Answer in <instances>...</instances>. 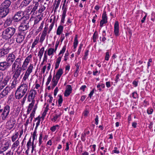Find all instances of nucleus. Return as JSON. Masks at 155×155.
Instances as JSON below:
<instances>
[{"instance_id":"nucleus-1","label":"nucleus","mask_w":155,"mask_h":155,"mask_svg":"<svg viewBox=\"0 0 155 155\" xmlns=\"http://www.w3.org/2000/svg\"><path fill=\"white\" fill-rule=\"evenodd\" d=\"M33 67V64H30L25 72L21 84L16 90L15 95L16 99H20L24 96L27 94L28 91V83H27L26 81L28 78L30 74L32 72Z\"/></svg>"},{"instance_id":"nucleus-2","label":"nucleus","mask_w":155,"mask_h":155,"mask_svg":"<svg viewBox=\"0 0 155 155\" xmlns=\"http://www.w3.org/2000/svg\"><path fill=\"white\" fill-rule=\"evenodd\" d=\"M16 32V29L12 27H8L4 30L2 32V38L7 40L12 37Z\"/></svg>"},{"instance_id":"nucleus-3","label":"nucleus","mask_w":155,"mask_h":155,"mask_svg":"<svg viewBox=\"0 0 155 155\" xmlns=\"http://www.w3.org/2000/svg\"><path fill=\"white\" fill-rule=\"evenodd\" d=\"M30 27L29 21L24 20L21 24L18 27V30L20 31L24 32L28 29Z\"/></svg>"},{"instance_id":"nucleus-4","label":"nucleus","mask_w":155,"mask_h":155,"mask_svg":"<svg viewBox=\"0 0 155 155\" xmlns=\"http://www.w3.org/2000/svg\"><path fill=\"white\" fill-rule=\"evenodd\" d=\"M10 107L8 105H6L4 107L1 117L3 120H5L8 117L10 112Z\"/></svg>"},{"instance_id":"nucleus-5","label":"nucleus","mask_w":155,"mask_h":155,"mask_svg":"<svg viewBox=\"0 0 155 155\" xmlns=\"http://www.w3.org/2000/svg\"><path fill=\"white\" fill-rule=\"evenodd\" d=\"M31 58L32 55H30L26 58L22 67H21V69L23 71H25L26 69L27 66L31 60Z\"/></svg>"},{"instance_id":"nucleus-6","label":"nucleus","mask_w":155,"mask_h":155,"mask_svg":"<svg viewBox=\"0 0 155 155\" xmlns=\"http://www.w3.org/2000/svg\"><path fill=\"white\" fill-rule=\"evenodd\" d=\"M11 2L10 0H5L0 5V8H3L9 11V7L11 4Z\"/></svg>"},{"instance_id":"nucleus-7","label":"nucleus","mask_w":155,"mask_h":155,"mask_svg":"<svg viewBox=\"0 0 155 155\" xmlns=\"http://www.w3.org/2000/svg\"><path fill=\"white\" fill-rule=\"evenodd\" d=\"M21 58H18L15 60L14 63L12 64V71H13V70H15L16 67V68H21V67L20 66L21 65Z\"/></svg>"},{"instance_id":"nucleus-8","label":"nucleus","mask_w":155,"mask_h":155,"mask_svg":"<svg viewBox=\"0 0 155 155\" xmlns=\"http://www.w3.org/2000/svg\"><path fill=\"white\" fill-rule=\"evenodd\" d=\"M23 12L20 11L17 12L14 16V21L15 22L20 21L23 18Z\"/></svg>"},{"instance_id":"nucleus-9","label":"nucleus","mask_w":155,"mask_h":155,"mask_svg":"<svg viewBox=\"0 0 155 155\" xmlns=\"http://www.w3.org/2000/svg\"><path fill=\"white\" fill-rule=\"evenodd\" d=\"M37 93V92L35 90L33 89L31 90L28 97V101L29 102H31L33 100H35L34 99L35 97V96Z\"/></svg>"},{"instance_id":"nucleus-10","label":"nucleus","mask_w":155,"mask_h":155,"mask_svg":"<svg viewBox=\"0 0 155 155\" xmlns=\"http://www.w3.org/2000/svg\"><path fill=\"white\" fill-rule=\"evenodd\" d=\"M15 55L12 53L9 54L6 59V61L11 66L15 59Z\"/></svg>"},{"instance_id":"nucleus-11","label":"nucleus","mask_w":155,"mask_h":155,"mask_svg":"<svg viewBox=\"0 0 155 155\" xmlns=\"http://www.w3.org/2000/svg\"><path fill=\"white\" fill-rule=\"evenodd\" d=\"M15 70V71L14 72V74L12 79L18 80L20 75L21 71L22 70L21 69V68H15V70Z\"/></svg>"},{"instance_id":"nucleus-12","label":"nucleus","mask_w":155,"mask_h":155,"mask_svg":"<svg viewBox=\"0 0 155 155\" xmlns=\"http://www.w3.org/2000/svg\"><path fill=\"white\" fill-rule=\"evenodd\" d=\"M10 66L7 61L0 62V70L4 71L7 69Z\"/></svg>"},{"instance_id":"nucleus-13","label":"nucleus","mask_w":155,"mask_h":155,"mask_svg":"<svg viewBox=\"0 0 155 155\" xmlns=\"http://www.w3.org/2000/svg\"><path fill=\"white\" fill-rule=\"evenodd\" d=\"M39 3L38 2H36L35 3V4L32 8L30 14H32V16H35L37 14L38 12L36 10L39 6Z\"/></svg>"},{"instance_id":"nucleus-14","label":"nucleus","mask_w":155,"mask_h":155,"mask_svg":"<svg viewBox=\"0 0 155 155\" xmlns=\"http://www.w3.org/2000/svg\"><path fill=\"white\" fill-rule=\"evenodd\" d=\"M114 35L116 36L119 35V22L118 21H115L114 24Z\"/></svg>"},{"instance_id":"nucleus-15","label":"nucleus","mask_w":155,"mask_h":155,"mask_svg":"<svg viewBox=\"0 0 155 155\" xmlns=\"http://www.w3.org/2000/svg\"><path fill=\"white\" fill-rule=\"evenodd\" d=\"M10 91V88L9 87H6L1 93L0 96L1 98H3L7 95Z\"/></svg>"},{"instance_id":"nucleus-16","label":"nucleus","mask_w":155,"mask_h":155,"mask_svg":"<svg viewBox=\"0 0 155 155\" xmlns=\"http://www.w3.org/2000/svg\"><path fill=\"white\" fill-rule=\"evenodd\" d=\"M22 35L21 33H18L17 35L16 41L17 43H21L22 42L25 38V34L23 33Z\"/></svg>"},{"instance_id":"nucleus-17","label":"nucleus","mask_w":155,"mask_h":155,"mask_svg":"<svg viewBox=\"0 0 155 155\" xmlns=\"http://www.w3.org/2000/svg\"><path fill=\"white\" fill-rule=\"evenodd\" d=\"M5 45L4 46V48L0 50V58L4 56L7 54L9 52V49L8 48H6L5 47Z\"/></svg>"},{"instance_id":"nucleus-18","label":"nucleus","mask_w":155,"mask_h":155,"mask_svg":"<svg viewBox=\"0 0 155 155\" xmlns=\"http://www.w3.org/2000/svg\"><path fill=\"white\" fill-rule=\"evenodd\" d=\"M13 19L11 17H8L5 21L3 25V26L5 28L6 27L8 26H9L11 25Z\"/></svg>"},{"instance_id":"nucleus-19","label":"nucleus","mask_w":155,"mask_h":155,"mask_svg":"<svg viewBox=\"0 0 155 155\" xmlns=\"http://www.w3.org/2000/svg\"><path fill=\"white\" fill-rule=\"evenodd\" d=\"M67 88L64 92V95L65 96H68L71 93L72 89L71 86L70 85H67Z\"/></svg>"},{"instance_id":"nucleus-20","label":"nucleus","mask_w":155,"mask_h":155,"mask_svg":"<svg viewBox=\"0 0 155 155\" xmlns=\"http://www.w3.org/2000/svg\"><path fill=\"white\" fill-rule=\"evenodd\" d=\"M10 79L11 77L10 76L8 75L6 76L4 78L3 80L2 81V86L3 87H5L6 85H7V83L10 81Z\"/></svg>"},{"instance_id":"nucleus-21","label":"nucleus","mask_w":155,"mask_h":155,"mask_svg":"<svg viewBox=\"0 0 155 155\" xmlns=\"http://www.w3.org/2000/svg\"><path fill=\"white\" fill-rule=\"evenodd\" d=\"M32 0H24L20 5L19 7L21 9L24 7L27 6L31 2Z\"/></svg>"},{"instance_id":"nucleus-22","label":"nucleus","mask_w":155,"mask_h":155,"mask_svg":"<svg viewBox=\"0 0 155 155\" xmlns=\"http://www.w3.org/2000/svg\"><path fill=\"white\" fill-rule=\"evenodd\" d=\"M59 79H58V78H55L54 76H53L52 81V85L51 87L52 88H54L56 86Z\"/></svg>"},{"instance_id":"nucleus-23","label":"nucleus","mask_w":155,"mask_h":155,"mask_svg":"<svg viewBox=\"0 0 155 155\" xmlns=\"http://www.w3.org/2000/svg\"><path fill=\"white\" fill-rule=\"evenodd\" d=\"M36 130H35L33 132V134L32 135V139L33 141L32 142V152L34 150L35 148V146L34 144V140L36 139Z\"/></svg>"},{"instance_id":"nucleus-24","label":"nucleus","mask_w":155,"mask_h":155,"mask_svg":"<svg viewBox=\"0 0 155 155\" xmlns=\"http://www.w3.org/2000/svg\"><path fill=\"white\" fill-rule=\"evenodd\" d=\"M62 57V55L61 56H60L57 59L56 61L55 64V69H57L59 67V64L61 61V58Z\"/></svg>"},{"instance_id":"nucleus-25","label":"nucleus","mask_w":155,"mask_h":155,"mask_svg":"<svg viewBox=\"0 0 155 155\" xmlns=\"http://www.w3.org/2000/svg\"><path fill=\"white\" fill-rule=\"evenodd\" d=\"M63 73V71L62 69L61 68H59L58 71L57 72L55 75V78H58V79H59Z\"/></svg>"},{"instance_id":"nucleus-26","label":"nucleus","mask_w":155,"mask_h":155,"mask_svg":"<svg viewBox=\"0 0 155 155\" xmlns=\"http://www.w3.org/2000/svg\"><path fill=\"white\" fill-rule=\"evenodd\" d=\"M35 121H37L36 123V126L35 128V130H37V128L38 126L40 125V122L41 121V117L39 116H38V117L35 118L34 120Z\"/></svg>"},{"instance_id":"nucleus-27","label":"nucleus","mask_w":155,"mask_h":155,"mask_svg":"<svg viewBox=\"0 0 155 155\" xmlns=\"http://www.w3.org/2000/svg\"><path fill=\"white\" fill-rule=\"evenodd\" d=\"M12 122L11 121H9L7 122V124L8 126V128L10 130L11 129L14 127L15 124V121L12 120Z\"/></svg>"},{"instance_id":"nucleus-28","label":"nucleus","mask_w":155,"mask_h":155,"mask_svg":"<svg viewBox=\"0 0 155 155\" xmlns=\"http://www.w3.org/2000/svg\"><path fill=\"white\" fill-rule=\"evenodd\" d=\"M13 81L12 83L11 84V86L10 87H9L10 88V90L12 89H13L15 87L16 84L18 82V80H16L15 79H13Z\"/></svg>"},{"instance_id":"nucleus-29","label":"nucleus","mask_w":155,"mask_h":155,"mask_svg":"<svg viewBox=\"0 0 155 155\" xmlns=\"http://www.w3.org/2000/svg\"><path fill=\"white\" fill-rule=\"evenodd\" d=\"M63 26L61 25H59L57 30V34L58 35H60L63 32Z\"/></svg>"},{"instance_id":"nucleus-30","label":"nucleus","mask_w":155,"mask_h":155,"mask_svg":"<svg viewBox=\"0 0 155 155\" xmlns=\"http://www.w3.org/2000/svg\"><path fill=\"white\" fill-rule=\"evenodd\" d=\"M42 16L43 15L41 16L40 15H38L34 20V24H36L38 23L42 19Z\"/></svg>"},{"instance_id":"nucleus-31","label":"nucleus","mask_w":155,"mask_h":155,"mask_svg":"<svg viewBox=\"0 0 155 155\" xmlns=\"http://www.w3.org/2000/svg\"><path fill=\"white\" fill-rule=\"evenodd\" d=\"M39 7L40 8L38 10V12L39 13H41L43 12L44 11L46 8L44 5H41Z\"/></svg>"},{"instance_id":"nucleus-32","label":"nucleus","mask_w":155,"mask_h":155,"mask_svg":"<svg viewBox=\"0 0 155 155\" xmlns=\"http://www.w3.org/2000/svg\"><path fill=\"white\" fill-rule=\"evenodd\" d=\"M102 20L107 22V17L106 12L104 11L102 15Z\"/></svg>"},{"instance_id":"nucleus-33","label":"nucleus","mask_w":155,"mask_h":155,"mask_svg":"<svg viewBox=\"0 0 155 155\" xmlns=\"http://www.w3.org/2000/svg\"><path fill=\"white\" fill-rule=\"evenodd\" d=\"M19 135L18 132H16L14 135H13L11 137L12 142H15L18 137Z\"/></svg>"},{"instance_id":"nucleus-34","label":"nucleus","mask_w":155,"mask_h":155,"mask_svg":"<svg viewBox=\"0 0 155 155\" xmlns=\"http://www.w3.org/2000/svg\"><path fill=\"white\" fill-rule=\"evenodd\" d=\"M59 98L58 101V107H61V104L62 103L63 101V99L62 98V96L61 95H58Z\"/></svg>"},{"instance_id":"nucleus-35","label":"nucleus","mask_w":155,"mask_h":155,"mask_svg":"<svg viewBox=\"0 0 155 155\" xmlns=\"http://www.w3.org/2000/svg\"><path fill=\"white\" fill-rule=\"evenodd\" d=\"M39 40V38L37 37L31 45V48L32 49L33 48L35 47V46L38 43Z\"/></svg>"},{"instance_id":"nucleus-36","label":"nucleus","mask_w":155,"mask_h":155,"mask_svg":"<svg viewBox=\"0 0 155 155\" xmlns=\"http://www.w3.org/2000/svg\"><path fill=\"white\" fill-rule=\"evenodd\" d=\"M131 96L134 99H138L139 96L137 91H134L131 94Z\"/></svg>"},{"instance_id":"nucleus-37","label":"nucleus","mask_w":155,"mask_h":155,"mask_svg":"<svg viewBox=\"0 0 155 155\" xmlns=\"http://www.w3.org/2000/svg\"><path fill=\"white\" fill-rule=\"evenodd\" d=\"M66 49V46L65 45H64L63 47V48H62V50H61L60 51V52L58 55V56H61L62 55L63 56V54L65 52Z\"/></svg>"},{"instance_id":"nucleus-38","label":"nucleus","mask_w":155,"mask_h":155,"mask_svg":"<svg viewBox=\"0 0 155 155\" xmlns=\"http://www.w3.org/2000/svg\"><path fill=\"white\" fill-rule=\"evenodd\" d=\"M9 143L8 141H5L3 144V149L4 150H7L9 147Z\"/></svg>"},{"instance_id":"nucleus-39","label":"nucleus","mask_w":155,"mask_h":155,"mask_svg":"<svg viewBox=\"0 0 155 155\" xmlns=\"http://www.w3.org/2000/svg\"><path fill=\"white\" fill-rule=\"evenodd\" d=\"M59 126L58 125H56L51 127L50 130L52 132H54L56 130L59 129Z\"/></svg>"},{"instance_id":"nucleus-40","label":"nucleus","mask_w":155,"mask_h":155,"mask_svg":"<svg viewBox=\"0 0 155 155\" xmlns=\"http://www.w3.org/2000/svg\"><path fill=\"white\" fill-rule=\"evenodd\" d=\"M19 144V142L18 140H17L13 143L12 146V148L15 149V148L17 147Z\"/></svg>"},{"instance_id":"nucleus-41","label":"nucleus","mask_w":155,"mask_h":155,"mask_svg":"<svg viewBox=\"0 0 155 155\" xmlns=\"http://www.w3.org/2000/svg\"><path fill=\"white\" fill-rule=\"evenodd\" d=\"M54 51V49L53 48H50L48 49V54L49 56L53 55Z\"/></svg>"},{"instance_id":"nucleus-42","label":"nucleus","mask_w":155,"mask_h":155,"mask_svg":"<svg viewBox=\"0 0 155 155\" xmlns=\"http://www.w3.org/2000/svg\"><path fill=\"white\" fill-rule=\"evenodd\" d=\"M93 42H96V39L98 38V33L96 31H95L93 34Z\"/></svg>"},{"instance_id":"nucleus-43","label":"nucleus","mask_w":155,"mask_h":155,"mask_svg":"<svg viewBox=\"0 0 155 155\" xmlns=\"http://www.w3.org/2000/svg\"><path fill=\"white\" fill-rule=\"evenodd\" d=\"M62 9L63 10L62 14L66 15V13L67 11V6L63 4L62 7Z\"/></svg>"},{"instance_id":"nucleus-44","label":"nucleus","mask_w":155,"mask_h":155,"mask_svg":"<svg viewBox=\"0 0 155 155\" xmlns=\"http://www.w3.org/2000/svg\"><path fill=\"white\" fill-rule=\"evenodd\" d=\"M78 43V35H76L74 37V42L73 43V45L77 46Z\"/></svg>"},{"instance_id":"nucleus-45","label":"nucleus","mask_w":155,"mask_h":155,"mask_svg":"<svg viewBox=\"0 0 155 155\" xmlns=\"http://www.w3.org/2000/svg\"><path fill=\"white\" fill-rule=\"evenodd\" d=\"M31 102L29 104L28 108L32 110L35 103V100L31 101Z\"/></svg>"},{"instance_id":"nucleus-46","label":"nucleus","mask_w":155,"mask_h":155,"mask_svg":"<svg viewBox=\"0 0 155 155\" xmlns=\"http://www.w3.org/2000/svg\"><path fill=\"white\" fill-rule=\"evenodd\" d=\"M153 112V110L151 107H149L147 110V114H151Z\"/></svg>"},{"instance_id":"nucleus-47","label":"nucleus","mask_w":155,"mask_h":155,"mask_svg":"<svg viewBox=\"0 0 155 155\" xmlns=\"http://www.w3.org/2000/svg\"><path fill=\"white\" fill-rule=\"evenodd\" d=\"M24 96V97L20 101L22 105H23L24 104V103L27 98V94H26Z\"/></svg>"},{"instance_id":"nucleus-48","label":"nucleus","mask_w":155,"mask_h":155,"mask_svg":"<svg viewBox=\"0 0 155 155\" xmlns=\"http://www.w3.org/2000/svg\"><path fill=\"white\" fill-rule=\"evenodd\" d=\"M44 51V47H42L40 49L38 53V56H42L43 55Z\"/></svg>"},{"instance_id":"nucleus-49","label":"nucleus","mask_w":155,"mask_h":155,"mask_svg":"<svg viewBox=\"0 0 155 155\" xmlns=\"http://www.w3.org/2000/svg\"><path fill=\"white\" fill-rule=\"evenodd\" d=\"M51 78L52 76L51 75V74H50L48 78L47 79V81L46 83V84L47 86H48L49 84V83H50L51 81Z\"/></svg>"},{"instance_id":"nucleus-50","label":"nucleus","mask_w":155,"mask_h":155,"mask_svg":"<svg viewBox=\"0 0 155 155\" xmlns=\"http://www.w3.org/2000/svg\"><path fill=\"white\" fill-rule=\"evenodd\" d=\"M54 20L53 21V22L50 25L49 27V30L48 31V33H50V32L51 30L53 28V27L54 26Z\"/></svg>"},{"instance_id":"nucleus-51","label":"nucleus","mask_w":155,"mask_h":155,"mask_svg":"<svg viewBox=\"0 0 155 155\" xmlns=\"http://www.w3.org/2000/svg\"><path fill=\"white\" fill-rule=\"evenodd\" d=\"M46 35L41 34L39 42L42 43L45 39Z\"/></svg>"},{"instance_id":"nucleus-52","label":"nucleus","mask_w":155,"mask_h":155,"mask_svg":"<svg viewBox=\"0 0 155 155\" xmlns=\"http://www.w3.org/2000/svg\"><path fill=\"white\" fill-rule=\"evenodd\" d=\"M31 138L30 137V139H29V140L27 143V148H28V149H29L31 148Z\"/></svg>"},{"instance_id":"nucleus-53","label":"nucleus","mask_w":155,"mask_h":155,"mask_svg":"<svg viewBox=\"0 0 155 155\" xmlns=\"http://www.w3.org/2000/svg\"><path fill=\"white\" fill-rule=\"evenodd\" d=\"M89 113V111L87 110V109H86L83 112V114L84 117H87V116Z\"/></svg>"},{"instance_id":"nucleus-54","label":"nucleus","mask_w":155,"mask_h":155,"mask_svg":"<svg viewBox=\"0 0 155 155\" xmlns=\"http://www.w3.org/2000/svg\"><path fill=\"white\" fill-rule=\"evenodd\" d=\"M60 116L59 115H58L57 114H56L54 117L51 119V120L53 122H55L58 119V117Z\"/></svg>"},{"instance_id":"nucleus-55","label":"nucleus","mask_w":155,"mask_h":155,"mask_svg":"<svg viewBox=\"0 0 155 155\" xmlns=\"http://www.w3.org/2000/svg\"><path fill=\"white\" fill-rule=\"evenodd\" d=\"M94 91H96V90L95 89V88H93L89 94V97H90V98H91Z\"/></svg>"},{"instance_id":"nucleus-56","label":"nucleus","mask_w":155,"mask_h":155,"mask_svg":"<svg viewBox=\"0 0 155 155\" xmlns=\"http://www.w3.org/2000/svg\"><path fill=\"white\" fill-rule=\"evenodd\" d=\"M89 50H86L84 56V59L86 60L87 59V56L88 54Z\"/></svg>"},{"instance_id":"nucleus-57","label":"nucleus","mask_w":155,"mask_h":155,"mask_svg":"<svg viewBox=\"0 0 155 155\" xmlns=\"http://www.w3.org/2000/svg\"><path fill=\"white\" fill-rule=\"evenodd\" d=\"M110 58L109 53L108 51L106 53V56L105 57V60L106 61H108Z\"/></svg>"},{"instance_id":"nucleus-58","label":"nucleus","mask_w":155,"mask_h":155,"mask_svg":"<svg viewBox=\"0 0 155 155\" xmlns=\"http://www.w3.org/2000/svg\"><path fill=\"white\" fill-rule=\"evenodd\" d=\"M47 55L46 54V51H45L44 54V57L43 58V62L45 61L47 62Z\"/></svg>"},{"instance_id":"nucleus-59","label":"nucleus","mask_w":155,"mask_h":155,"mask_svg":"<svg viewBox=\"0 0 155 155\" xmlns=\"http://www.w3.org/2000/svg\"><path fill=\"white\" fill-rule=\"evenodd\" d=\"M86 135L84 133V134H82L81 136V140L83 141H84L86 140Z\"/></svg>"},{"instance_id":"nucleus-60","label":"nucleus","mask_w":155,"mask_h":155,"mask_svg":"<svg viewBox=\"0 0 155 155\" xmlns=\"http://www.w3.org/2000/svg\"><path fill=\"white\" fill-rule=\"evenodd\" d=\"M120 76V75L119 74H117L115 78V83H117L119 81V77Z\"/></svg>"},{"instance_id":"nucleus-61","label":"nucleus","mask_w":155,"mask_h":155,"mask_svg":"<svg viewBox=\"0 0 155 155\" xmlns=\"http://www.w3.org/2000/svg\"><path fill=\"white\" fill-rule=\"evenodd\" d=\"M107 23V22L106 21H104L101 20L100 22V26L102 27L104 26V24H106Z\"/></svg>"},{"instance_id":"nucleus-62","label":"nucleus","mask_w":155,"mask_h":155,"mask_svg":"<svg viewBox=\"0 0 155 155\" xmlns=\"http://www.w3.org/2000/svg\"><path fill=\"white\" fill-rule=\"evenodd\" d=\"M66 15L62 14V17L61 20V22L64 23L65 21V18Z\"/></svg>"},{"instance_id":"nucleus-63","label":"nucleus","mask_w":155,"mask_h":155,"mask_svg":"<svg viewBox=\"0 0 155 155\" xmlns=\"http://www.w3.org/2000/svg\"><path fill=\"white\" fill-rule=\"evenodd\" d=\"M68 55H69V53L67 51L65 53V55H64V60L65 61H66L68 60Z\"/></svg>"},{"instance_id":"nucleus-64","label":"nucleus","mask_w":155,"mask_h":155,"mask_svg":"<svg viewBox=\"0 0 155 155\" xmlns=\"http://www.w3.org/2000/svg\"><path fill=\"white\" fill-rule=\"evenodd\" d=\"M112 152L114 153L118 154L119 153V151L117 150V147H115L114 149L113 150Z\"/></svg>"}]
</instances>
